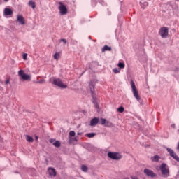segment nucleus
Returning a JSON list of instances; mask_svg holds the SVG:
<instances>
[{
  "label": "nucleus",
  "instance_id": "20e7f679",
  "mask_svg": "<svg viewBox=\"0 0 179 179\" xmlns=\"http://www.w3.org/2000/svg\"><path fill=\"white\" fill-rule=\"evenodd\" d=\"M58 3L59 4L58 10H59L60 15L62 16L66 15L68 13V8H66V6H65V4L61 1H59Z\"/></svg>",
  "mask_w": 179,
  "mask_h": 179
},
{
  "label": "nucleus",
  "instance_id": "49530a36",
  "mask_svg": "<svg viewBox=\"0 0 179 179\" xmlns=\"http://www.w3.org/2000/svg\"><path fill=\"white\" fill-rule=\"evenodd\" d=\"M0 139H1V136H0Z\"/></svg>",
  "mask_w": 179,
  "mask_h": 179
},
{
  "label": "nucleus",
  "instance_id": "473e14b6",
  "mask_svg": "<svg viewBox=\"0 0 179 179\" xmlns=\"http://www.w3.org/2000/svg\"><path fill=\"white\" fill-rule=\"evenodd\" d=\"M38 83H40L41 85L43 83H45V80L41 79L39 81H38Z\"/></svg>",
  "mask_w": 179,
  "mask_h": 179
},
{
  "label": "nucleus",
  "instance_id": "39448f33",
  "mask_svg": "<svg viewBox=\"0 0 179 179\" xmlns=\"http://www.w3.org/2000/svg\"><path fill=\"white\" fill-rule=\"evenodd\" d=\"M159 34L161 36L162 38H167L169 36V28L163 27L160 28L159 31Z\"/></svg>",
  "mask_w": 179,
  "mask_h": 179
},
{
  "label": "nucleus",
  "instance_id": "412c9836",
  "mask_svg": "<svg viewBox=\"0 0 179 179\" xmlns=\"http://www.w3.org/2000/svg\"><path fill=\"white\" fill-rule=\"evenodd\" d=\"M117 66L119 67V69H124V68H125V63H124V62H119L117 64Z\"/></svg>",
  "mask_w": 179,
  "mask_h": 179
},
{
  "label": "nucleus",
  "instance_id": "a878e982",
  "mask_svg": "<svg viewBox=\"0 0 179 179\" xmlns=\"http://www.w3.org/2000/svg\"><path fill=\"white\" fill-rule=\"evenodd\" d=\"M106 121H107L106 119L101 117L99 123L101 124V125H105Z\"/></svg>",
  "mask_w": 179,
  "mask_h": 179
},
{
  "label": "nucleus",
  "instance_id": "ea45409f",
  "mask_svg": "<svg viewBox=\"0 0 179 179\" xmlns=\"http://www.w3.org/2000/svg\"><path fill=\"white\" fill-rule=\"evenodd\" d=\"M35 139H36V141H38V136H36Z\"/></svg>",
  "mask_w": 179,
  "mask_h": 179
},
{
  "label": "nucleus",
  "instance_id": "a211bd4d",
  "mask_svg": "<svg viewBox=\"0 0 179 179\" xmlns=\"http://www.w3.org/2000/svg\"><path fill=\"white\" fill-rule=\"evenodd\" d=\"M29 6H31L32 9H36V3L33 1H29L28 3Z\"/></svg>",
  "mask_w": 179,
  "mask_h": 179
},
{
  "label": "nucleus",
  "instance_id": "f03ea898",
  "mask_svg": "<svg viewBox=\"0 0 179 179\" xmlns=\"http://www.w3.org/2000/svg\"><path fill=\"white\" fill-rule=\"evenodd\" d=\"M52 84L55 85V86H57L60 89H66V87H68V85H66L64 84V83H62V80H61V78L53 79Z\"/></svg>",
  "mask_w": 179,
  "mask_h": 179
},
{
  "label": "nucleus",
  "instance_id": "4468645a",
  "mask_svg": "<svg viewBox=\"0 0 179 179\" xmlns=\"http://www.w3.org/2000/svg\"><path fill=\"white\" fill-rule=\"evenodd\" d=\"M4 15L6 16H10V15H13V11L10 8H5Z\"/></svg>",
  "mask_w": 179,
  "mask_h": 179
},
{
  "label": "nucleus",
  "instance_id": "4c0bfd02",
  "mask_svg": "<svg viewBox=\"0 0 179 179\" xmlns=\"http://www.w3.org/2000/svg\"><path fill=\"white\" fill-rule=\"evenodd\" d=\"M10 80H6V85H8V83H10Z\"/></svg>",
  "mask_w": 179,
  "mask_h": 179
},
{
  "label": "nucleus",
  "instance_id": "e433bc0d",
  "mask_svg": "<svg viewBox=\"0 0 179 179\" xmlns=\"http://www.w3.org/2000/svg\"><path fill=\"white\" fill-rule=\"evenodd\" d=\"M131 179H139L138 177L136 176H131Z\"/></svg>",
  "mask_w": 179,
  "mask_h": 179
},
{
  "label": "nucleus",
  "instance_id": "0eeeda50",
  "mask_svg": "<svg viewBox=\"0 0 179 179\" xmlns=\"http://www.w3.org/2000/svg\"><path fill=\"white\" fill-rule=\"evenodd\" d=\"M166 150L168 152H169L170 156L173 157V159H175L176 162H179L178 155H177V154H176V152H174V151L171 148H167Z\"/></svg>",
  "mask_w": 179,
  "mask_h": 179
},
{
  "label": "nucleus",
  "instance_id": "6ab92c4d",
  "mask_svg": "<svg viewBox=\"0 0 179 179\" xmlns=\"http://www.w3.org/2000/svg\"><path fill=\"white\" fill-rule=\"evenodd\" d=\"M140 5H141L142 9H145V8H146L147 6H149V3L145 1L143 3L141 1H140Z\"/></svg>",
  "mask_w": 179,
  "mask_h": 179
},
{
  "label": "nucleus",
  "instance_id": "ddd939ff",
  "mask_svg": "<svg viewBox=\"0 0 179 179\" xmlns=\"http://www.w3.org/2000/svg\"><path fill=\"white\" fill-rule=\"evenodd\" d=\"M94 87H96V86L94 85L93 82L91 81L90 83V89L91 95H93V93H96V91L94 90Z\"/></svg>",
  "mask_w": 179,
  "mask_h": 179
},
{
  "label": "nucleus",
  "instance_id": "9d476101",
  "mask_svg": "<svg viewBox=\"0 0 179 179\" xmlns=\"http://www.w3.org/2000/svg\"><path fill=\"white\" fill-rule=\"evenodd\" d=\"M99 122H100V119H99V117H94L90 120V127H96Z\"/></svg>",
  "mask_w": 179,
  "mask_h": 179
},
{
  "label": "nucleus",
  "instance_id": "bb28decb",
  "mask_svg": "<svg viewBox=\"0 0 179 179\" xmlns=\"http://www.w3.org/2000/svg\"><path fill=\"white\" fill-rule=\"evenodd\" d=\"M113 72H114V73H120V72H121V69L115 68L113 69Z\"/></svg>",
  "mask_w": 179,
  "mask_h": 179
},
{
  "label": "nucleus",
  "instance_id": "aec40b11",
  "mask_svg": "<svg viewBox=\"0 0 179 179\" xmlns=\"http://www.w3.org/2000/svg\"><path fill=\"white\" fill-rule=\"evenodd\" d=\"M130 85H131V86L132 91H134V90H138L136 89V86L135 85V83L133 81V80H131L130 81Z\"/></svg>",
  "mask_w": 179,
  "mask_h": 179
},
{
  "label": "nucleus",
  "instance_id": "c03bdc74",
  "mask_svg": "<svg viewBox=\"0 0 179 179\" xmlns=\"http://www.w3.org/2000/svg\"><path fill=\"white\" fill-rule=\"evenodd\" d=\"M125 179H129V178H125Z\"/></svg>",
  "mask_w": 179,
  "mask_h": 179
},
{
  "label": "nucleus",
  "instance_id": "79ce46f5",
  "mask_svg": "<svg viewBox=\"0 0 179 179\" xmlns=\"http://www.w3.org/2000/svg\"><path fill=\"white\" fill-rule=\"evenodd\" d=\"M77 135H82V133H78Z\"/></svg>",
  "mask_w": 179,
  "mask_h": 179
},
{
  "label": "nucleus",
  "instance_id": "58836bf2",
  "mask_svg": "<svg viewBox=\"0 0 179 179\" xmlns=\"http://www.w3.org/2000/svg\"><path fill=\"white\" fill-rule=\"evenodd\" d=\"M171 128H176V124H171Z\"/></svg>",
  "mask_w": 179,
  "mask_h": 179
},
{
  "label": "nucleus",
  "instance_id": "c9c22d12",
  "mask_svg": "<svg viewBox=\"0 0 179 179\" xmlns=\"http://www.w3.org/2000/svg\"><path fill=\"white\" fill-rule=\"evenodd\" d=\"M55 141V139L50 138V143L53 144Z\"/></svg>",
  "mask_w": 179,
  "mask_h": 179
},
{
  "label": "nucleus",
  "instance_id": "a18cd8bd",
  "mask_svg": "<svg viewBox=\"0 0 179 179\" xmlns=\"http://www.w3.org/2000/svg\"><path fill=\"white\" fill-rule=\"evenodd\" d=\"M175 1H176L177 2H178L179 0H175Z\"/></svg>",
  "mask_w": 179,
  "mask_h": 179
},
{
  "label": "nucleus",
  "instance_id": "1a4fd4ad",
  "mask_svg": "<svg viewBox=\"0 0 179 179\" xmlns=\"http://www.w3.org/2000/svg\"><path fill=\"white\" fill-rule=\"evenodd\" d=\"M92 103L94 105L95 108H99V103L97 101V98L96 97V93L92 92Z\"/></svg>",
  "mask_w": 179,
  "mask_h": 179
},
{
  "label": "nucleus",
  "instance_id": "2f4dec72",
  "mask_svg": "<svg viewBox=\"0 0 179 179\" xmlns=\"http://www.w3.org/2000/svg\"><path fill=\"white\" fill-rule=\"evenodd\" d=\"M50 170H52V172L53 173V176H57V172L55 171V169L50 168Z\"/></svg>",
  "mask_w": 179,
  "mask_h": 179
},
{
  "label": "nucleus",
  "instance_id": "37998d69",
  "mask_svg": "<svg viewBox=\"0 0 179 179\" xmlns=\"http://www.w3.org/2000/svg\"><path fill=\"white\" fill-rule=\"evenodd\" d=\"M5 1V2H8V1H9V0H4Z\"/></svg>",
  "mask_w": 179,
  "mask_h": 179
},
{
  "label": "nucleus",
  "instance_id": "f3484780",
  "mask_svg": "<svg viewBox=\"0 0 179 179\" xmlns=\"http://www.w3.org/2000/svg\"><path fill=\"white\" fill-rule=\"evenodd\" d=\"M159 159H160V157H159V155H155L154 157H151L152 162H155V163L159 162Z\"/></svg>",
  "mask_w": 179,
  "mask_h": 179
},
{
  "label": "nucleus",
  "instance_id": "423d86ee",
  "mask_svg": "<svg viewBox=\"0 0 179 179\" xmlns=\"http://www.w3.org/2000/svg\"><path fill=\"white\" fill-rule=\"evenodd\" d=\"M18 76L22 78V80H30V75L24 73V71L20 70L18 71Z\"/></svg>",
  "mask_w": 179,
  "mask_h": 179
},
{
  "label": "nucleus",
  "instance_id": "5701e85b",
  "mask_svg": "<svg viewBox=\"0 0 179 179\" xmlns=\"http://www.w3.org/2000/svg\"><path fill=\"white\" fill-rule=\"evenodd\" d=\"M81 170L84 173H87V170H89V168H87V166L86 165H82L81 166Z\"/></svg>",
  "mask_w": 179,
  "mask_h": 179
},
{
  "label": "nucleus",
  "instance_id": "72a5a7b5",
  "mask_svg": "<svg viewBox=\"0 0 179 179\" xmlns=\"http://www.w3.org/2000/svg\"><path fill=\"white\" fill-rule=\"evenodd\" d=\"M60 41H62V43H64V44H66V39H65V38H62V39H60Z\"/></svg>",
  "mask_w": 179,
  "mask_h": 179
},
{
  "label": "nucleus",
  "instance_id": "7ed1b4c3",
  "mask_svg": "<svg viewBox=\"0 0 179 179\" xmlns=\"http://www.w3.org/2000/svg\"><path fill=\"white\" fill-rule=\"evenodd\" d=\"M159 169L162 176H169L170 174V169L166 163H162L159 166Z\"/></svg>",
  "mask_w": 179,
  "mask_h": 179
},
{
  "label": "nucleus",
  "instance_id": "6e6552de",
  "mask_svg": "<svg viewBox=\"0 0 179 179\" xmlns=\"http://www.w3.org/2000/svg\"><path fill=\"white\" fill-rule=\"evenodd\" d=\"M143 171L144 174H145V176H147L148 177H151L152 178L156 177V173H155L152 170L145 169Z\"/></svg>",
  "mask_w": 179,
  "mask_h": 179
},
{
  "label": "nucleus",
  "instance_id": "f704fd0d",
  "mask_svg": "<svg viewBox=\"0 0 179 179\" xmlns=\"http://www.w3.org/2000/svg\"><path fill=\"white\" fill-rule=\"evenodd\" d=\"M23 59H24V60L27 59V53L23 55Z\"/></svg>",
  "mask_w": 179,
  "mask_h": 179
},
{
  "label": "nucleus",
  "instance_id": "b1692460",
  "mask_svg": "<svg viewBox=\"0 0 179 179\" xmlns=\"http://www.w3.org/2000/svg\"><path fill=\"white\" fill-rule=\"evenodd\" d=\"M104 127H107L108 128H110V127H113V123H111V122L106 120L105 124H103Z\"/></svg>",
  "mask_w": 179,
  "mask_h": 179
},
{
  "label": "nucleus",
  "instance_id": "f8f14e48",
  "mask_svg": "<svg viewBox=\"0 0 179 179\" xmlns=\"http://www.w3.org/2000/svg\"><path fill=\"white\" fill-rule=\"evenodd\" d=\"M133 92V94L136 99L137 101H141V96H139V94L138 92V90H135Z\"/></svg>",
  "mask_w": 179,
  "mask_h": 179
},
{
  "label": "nucleus",
  "instance_id": "7c9ffc66",
  "mask_svg": "<svg viewBox=\"0 0 179 179\" xmlns=\"http://www.w3.org/2000/svg\"><path fill=\"white\" fill-rule=\"evenodd\" d=\"M71 43L73 45H76L78 44V41L76 40H71Z\"/></svg>",
  "mask_w": 179,
  "mask_h": 179
},
{
  "label": "nucleus",
  "instance_id": "a19ab883",
  "mask_svg": "<svg viewBox=\"0 0 179 179\" xmlns=\"http://www.w3.org/2000/svg\"><path fill=\"white\" fill-rule=\"evenodd\" d=\"M73 141H75L76 142H78V138H76V137H75V138H73Z\"/></svg>",
  "mask_w": 179,
  "mask_h": 179
},
{
  "label": "nucleus",
  "instance_id": "2eb2a0df",
  "mask_svg": "<svg viewBox=\"0 0 179 179\" xmlns=\"http://www.w3.org/2000/svg\"><path fill=\"white\" fill-rule=\"evenodd\" d=\"M112 50H113V49L111 48V47H110V46H108V45H105L103 47L101 51H102V52H106V51H112Z\"/></svg>",
  "mask_w": 179,
  "mask_h": 179
},
{
  "label": "nucleus",
  "instance_id": "dca6fc26",
  "mask_svg": "<svg viewBox=\"0 0 179 179\" xmlns=\"http://www.w3.org/2000/svg\"><path fill=\"white\" fill-rule=\"evenodd\" d=\"M25 138H26V141H27V142H29V143L34 142V138H33V137L30 136L29 135H26Z\"/></svg>",
  "mask_w": 179,
  "mask_h": 179
},
{
  "label": "nucleus",
  "instance_id": "f257e3e1",
  "mask_svg": "<svg viewBox=\"0 0 179 179\" xmlns=\"http://www.w3.org/2000/svg\"><path fill=\"white\" fill-rule=\"evenodd\" d=\"M108 157L112 160H121L122 159V155L119 152H108Z\"/></svg>",
  "mask_w": 179,
  "mask_h": 179
},
{
  "label": "nucleus",
  "instance_id": "4be33fe9",
  "mask_svg": "<svg viewBox=\"0 0 179 179\" xmlns=\"http://www.w3.org/2000/svg\"><path fill=\"white\" fill-rule=\"evenodd\" d=\"M53 146L55 148H59L61 146V142L59 141H56L53 143Z\"/></svg>",
  "mask_w": 179,
  "mask_h": 179
},
{
  "label": "nucleus",
  "instance_id": "9b49d317",
  "mask_svg": "<svg viewBox=\"0 0 179 179\" xmlns=\"http://www.w3.org/2000/svg\"><path fill=\"white\" fill-rule=\"evenodd\" d=\"M17 22L20 23V24L24 25L26 22L24 21V17L20 15L17 16Z\"/></svg>",
  "mask_w": 179,
  "mask_h": 179
},
{
  "label": "nucleus",
  "instance_id": "393cba45",
  "mask_svg": "<svg viewBox=\"0 0 179 179\" xmlns=\"http://www.w3.org/2000/svg\"><path fill=\"white\" fill-rule=\"evenodd\" d=\"M85 136H87V138H94L96 136L95 133H88L85 134Z\"/></svg>",
  "mask_w": 179,
  "mask_h": 179
},
{
  "label": "nucleus",
  "instance_id": "c756f323",
  "mask_svg": "<svg viewBox=\"0 0 179 179\" xmlns=\"http://www.w3.org/2000/svg\"><path fill=\"white\" fill-rule=\"evenodd\" d=\"M75 135H76V134L75 133L74 131H70L69 136H75Z\"/></svg>",
  "mask_w": 179,
  "mask_h": 179
},
{
  "label": "nucleus",
  "instance_id": "c85d7f7f",
  "mask_svg": "<svg viewBox=\"0 0 179 179\" xmlns=\"http://www.w3.org/2000/svg\"><path fill=\"white\" fill-rule=\"evenodd\" d=\"M54 59H59V53H55L54 55Z\"/></svg>",
  "mask_w": 179,
  "mask_h": 179
},
{
  "label": "nucleus",
  "instance_id": "cd10ccee",
  "mask_svg": "<svg viewBox=\"0 0 179 179\" xmlns=\"http://www.w3.org/2000/svg\"><path fill=\"white\" fill-rule=\"evenodd\" d=\"M117 111H118V113H124V107H122V106L119 107L117 108Z\"/></svg>",
  "mask_w": 179,
  "mask_h": 179
}]
</instances>
